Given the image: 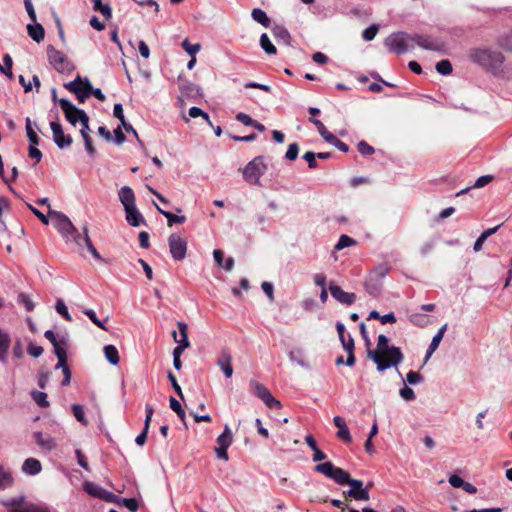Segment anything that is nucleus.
Returning <instances> with one entry per match:
<instances>
[{
    "mask_svg": "<svg viewBox=\"0 0 512 512\" xmlns=\"http://www.w3.org/2000/svg\"><path fill=\"white\" fill-rule=\"evenodd\" d=\"M84 83H82L81 77L78 76L75 80L65 83L64 87L69 90L72 93H77L80 88L83 86Z\"/></svg>",
    "mask_w": 512,
    "mask_h": 512,
    "instance_id": "obj_52",
    "label": "nucleus"
},
{
    "mask_svg": "<svg viewBox=\"0 0 512 512\" xmlns=\"http://www.w3.org/2000/svg\"><path fill=\"white\" fill-rule=\"evenodd\" d=\"M468 57L470 61L493 74L499 72L505 61L502 52L490 48H472L468 53Z\"/></svg>",
    "mask_w": 512,
    "mask_h": 512,
    "instance_id": "obj_1",
    "label": "nucleus"
},
{
    "mask_svg": "<svg viewBox=\"0 0 512 512\" xmlns=\"http://www.w3.org/2000/svg\"><path fill=\"white\" fill-rule=\"evenodd\" d=\"M48 214L53 218V225L59 231V233H61L64 237L71 236L77 245H81L80 234L78 230L65 214L52 209L48 210Z\"/></svg>",
    "mask_w": 512,
    "mask_h": 512,
    "instance_id": "obj_3",
    "label": "nucleus"
},
{
    "mask_svg": "<svg viewBox=\"0 0 512 512\" xmlns=\"http://www.w3.org/2000/svg\"><path fill=\"white\" fill-rule=\"evenodd\" d=\"M446 330H447V324H444L442 327H440L438 332L434 335L430 345L437 349L439 347L440 342L442 341V339L444 337Z\"/></svg>",
    "mask_w": 512,
    "mask_h": 512,
    "instance_id": "obj_54",
    "label": "nucleus"
},
{
    "mask_svg": "<svg viewBox=\"0 0 512 512\" xmlns=\"http://www.w3.org/2000/svg\"><path fill=\"white\" fill-rule=\"evenodd\" d=\"M13 484L11 473L0 465V490H5Z\"/></svg>",
    "mask_w": 512,
    "mask_h": 512,
    "instance_id": "obj_36",
    "label": "nucleus"
},
{
    "mask_svg": "<svg viewBox=\"0 0 512 512\" xmlns=\"http://www.w3.org/2000/svg\"><path fill=\"white\" fill-rule=\"evenodd\" d=\"M251 16L254 21L261 24L265 28H268L270 26L271 21H270L269 17L267 16L266 12L263 11L262 9H260V8L253 9L251 12Z\"/></svg>",
    "mask_w": 512,
    "mask_h": 512,
    "instance_id": "obj_33",
    "label": "nucleus"
},
{
    "mask_svg": "<svg viewBox=\"0 0 512 512\" xmlns=\"http://www.w3.org/2000/svg\"><path fill=\"white\" fill-rule=\"evenodd\" d=\"M113 115H114L115 118L120 120L121 127H123L127 132H131L136 137L138 142L142 145L143 143L140 140L137 131L132 127L131 124L127 123V121L125 119V116H124V113H123L122 104L117 103V104L114 105Z\"/></svg>",
    "mask_w": 512,
    "mask_h": 512,
    "instance_id": "obj_15",
    "label": "nucleus"
},
{
    "mask_svg": "<svg viewBox=\"0 0 512 512\" xmlns=\"http://www.w3.org/2000/svg\"><path fill=\"white\" fill-rule=\"evenodd\" d=\"M183 49L191 56L196 57V54L200 51L201 45L200 43L191 44L188 39H185L182 42Z\"/></svg>",
    "mask_w": 512,
    "mask_h": 512,
    "instance_id": "obj_42",
    "label": "nucleus"
},
{
    "mask_svg": "<svg viewBox=\"0 0 512 512\" xmlns=\"http://www.w3.org/2000/svg\"><path fill=\"white\" fill-rule=\"evenodd\" d=\"M53 345L54 353L57 357L67 356L66 352V340L64 337L60 338Z\"/></svg>",
    "mask_w": 512,
    "mask_h": 512,
    "instance_id": "obj_45",
    "label": "nucleus"
},
{
    "mask_svg": "<svg viewBox=\"0 0 512 512\" xmlns=\"http://www.w3.org/2000/svg\"><path fill=\"white\" fill-rule=\"evenodd\" d=\"M217 365L223 371L226 378H230L233 375L232 357L230 353L223 350L217 360Z\"/></svg>",
    "mask_w": 512,
    "mask_h": 512,
    "instance_id": "obj_17",
    "label": "nucleus"
},
{
    "mask_svg": "<svg viewBox=\"0 0 512 512\" xmlns=\"http://www.w3.org/2000/svg\"><path fill=\"white\" fill-rule=\"evenodd\" d=\"M25 128L26 133L29 142L31 145H39L40 144V138L38 137L35 128L38 129V126L36 123H33L29 117L26 118L25 121Z\"/></svg>",
    "mask_w": 512,
    "mask_h": 512,
    "instance_id": "obj_28",
    "label": "nucleus"
},
{
    "mask_svg": "<svg viewBox=\"0 0 512 512\" xmlns=\"http://www.w3.org/2000/svg\"><path fill=\"white\" fill-rule=\"evenodd\" d=\"M169 251L176 261H182L187 253V240L178 234H171L168 238Z\"/></svg>",
    "mask_w": 512,
    "mask_h": 512,
    "instance_id": "obj_9",
    "label": "nucleus"
},
{
    "mask_svg": "<svg viewBox=\"0 0 512 512\" xmlns=\"http://www.w3.org/2000/svg\"><path fill=\"white\" fill-rule=\"evenodd\" d=\"M83 313L100 329L104 331H108V328L105 325V321H101L96 316V313L92 309H84Z\"/></svg>",
    "mask_w": 512,
    "mask_h": 512,
    "instance_id": "obj_41",
    "label": "nucleus"
},
{
    "mask_svg": "<svg viewBox=\"0 0 512 512\" xmlns=\"http://www.w3.org/2000/svg\"><path fill=\"white\" fill-rule=\"evenodd\" d=\"M399 393L400 396L406 401H412L415 399V393L413 389H411L408 386H404L403 388H401Z\"/></svg>",
    "mask_w": 512,
    "mask_h": 512,
    "instance_id": "obj_64",
    "label": "nucleus"
},
{
    "mask_svg": "<svg viewBox=\"0 0 512 512\" xmlns=\"http://www.w3.org/2000/svg\"><path fill=\"white\" fill-rule=\"evenodd\" d=\"M31 396L33 400L40 406V407H48L49 402L47 401V394L41 391H32Z\"/></svg>",
    "mask_w": 512,
    "mask_h": 512,
    "instance_id": "obj_43",
    "label": "nucleus"
},
{
    "mask_svg": "<svg viewBox=\"0 0 512 512\" xmlns=\"http://www.w3.org/2000/svg\"><path fill=\"white\" fill-rule=\"evenodd\" d=\"M336 330L339 335V339L341 341V344L343 346V349L345 350V344L348 343V335L345 334V326L341 322H338L336 324Z\"/></svg>",
    "mask_w": 512,
    "mask_h": 512,
    "instance_id": "obj_60",
    "label": "nucleus"
},
{
    "mask_svg": "<svg viewBox=\"0 0 512 512\" xmlns=\"http://www.w3.org/2000/svg\"><path fill=\"white\" fill-rule=\"evenodd\" d=\"M249 385L253 390L254 395L261 399L267 407L274 409H280L282 407L281 403L273 397L270 391L263 384L255 380H251Z\"/></svg>",
    "mask_w": 512,
    "mask_h": 512,
    "instance_id": "obj_8",
    "label": "nucleus"
},
{
    "mask_svg": "<svg viewBox=\"0 0 512 512\" xmlns=\"http://www.w3.org/2000/svg\"><path fill=\"white\" fill-rule=\"evenodd\" d=\"M189 116L191 118H197V117H202L206 120V122L212 126V123L210 122V119H209V115L207 113H205L203 110H201L200 108L198 107H191L189 109Z\"/></svg>",
    "mask_w": 512,
    "mask_h": 512,
    "instance_id": "obj_50",
    "label": "nucleus"
},
{
    "mask_svg": "<svg viewBox=\"0 0 512 512\" xmlns=\"http://www.w3.org/2000/svg\"><path fill=\"white\" fill-rule=\"evenodd\" d=\"M267 165L262 156L255 157L243 169V178L246 182L253 185L260 184L261 176L266 172Z\"/></svg>",
    "mask_w": 512,
    "mask_h": 512,
    "instance_id": "obj_6",
    "label": "nucleus"
},
{
    "mask_svg": "<svg viewBox=\"0 0 512 512\" xmlns=\"http://www.w3.org/2000/svg\"><path fill=\"white\" fill-rule=\"evenodd\" d=\"M233 435L228 425H225L224 431L217 438L218 447L229 448L232 444Z\"/></svg>",
    "mask_w": 512,
    "mask_h": 512,
    "instance_id": "obj_32",
    "label": "nucleus"
},
{
    "mask_svg": "<svg viewBox=\"0 0 512 512\" xmlns=\"http://www.w3.org/2000/svg\"><path fill=\"white\" fill-rule=\"evenodd\" d=\"M272 34L277 41H281L285 44L290 43L291 36H290L289 31L285 27L280 26V25H275L272 28Z\"/></svg>",
    "mask_w": 512,
    "mask_h": 512,
    "instance_id": "obj_30",
    "label": "nucleus"
},
{
    "mask_svg": "<svg viewBox=\"0 0 512 512\" xmlns=\"http://www.w3.org/2000/svg\"><path fill=\"white\" fill-rule=\"evenodd\" d=\"M47 55L49 63L60 73H68L72 70L73 66L66 56L56 50L53 46H48Z\"/></svg>",
    "mask_w": 512,
    "mask_h": 512,
    "instance_id": "obj_7",
    "label": "nucleus"
},
{
    "mask_svg": "<svg viewBox=\"0 0 512 512\" xmlns=\"http://www.w3.org/2000/svg\"><path fill=\"white\" fill-rule=\"evenodd\" d=\"M260 46L268 55H275L277 52L276 47L272 44L266 33H263L260 37Z\"/></svg>",
    "mask_w": 512,
    "mask_h": 512,
    "instance_id": "obj_38",
    "label": "nucleus"
},
{
    "mask_svg": "<svg viewBox=\"0 0 512 512\" xmlns=\"http://www.w3.org/2000/svg\"><path fill=\"white\" fill-rule=\"evenodd\" d=\"M415 44L423 49L436 52H444L447 48V45L444 41L438 38H433L430 36L420 34L413 35V45Z\"/></svg>",
    "mask_w": 512,
    "mask_h": 512,
    "instance_id": "obj_10",
    "label": "nucleus"
},
{
    "mask_svg": "<svg viewBox=\"0 0 512 512\" xmlns=\"http://www.w3.org/2000/svg\"><path fill=\"white\" fill-rule=\"evenodd\" d=\"M103 351H104L106 360L110 364L117 365L119 363V361H120L119 353H118L117 348L114 345L109 344V345L104 346Z\"/></svg>",
    "mask_w": 512,
    "mask_h": 512,
    "instance_id": "obj_31",
    "label": "nucleus"
},
{
    "mask_svg": "<svg viewBox=\"0 0 512 512\" xmlns=\"http://www.w3.org/2000/svg\"><path fill=\"white\" fill-rule=\"evenodd\" d=\"M84 490L91 496L106 499V496H111L112 494L108 493L106 490H104L99 485L93 483V482H85L84 483Z\"/></svg>",
    "mask_w": 512,
    "mask_h": 512,
    "instance_id": "obj_24",
    "label": "nucleus"
},
{
    "mask_svg": "<svg viewBox=\"0 0 512 512\" xmlns=\"http://www.w3.org/2000/svg\"><path fill=\"white\" fill-rule=\"evenodd\" d=\"M299 153V146L297 143H292L288 146V149L285 154V158L289 161H294L297 159Z\"/></svg>",
    "mask_w": 512,
    "mask_h": 512,
    "instance_id": "obj_51",
    "label": "nucleus"
},
{
    "mask_svg": "<svg viewBox=\"0 0 512 512\" xmlns=\"http://www.w3.org/2000/svg\"><path fill=\"white\" fill-rule=\"evenodd\" d=\"M289 359L292 362H296L297 364H299L300 366H302L304 368L308 367V364L306 363L305 358H304V352L301 349H296V350L290 351Z\"/></svg>",
    "mask_w": 512,
    "mask_h": 512,
    "instance_id": "obj_40",
    "label": "nucleus"
},
{
    "mask_svg": "<svg viewBox=\"0 0 512 512\" xmlns=\"http://www.w3.org/2000/svg\"><path fill=\"white\" fill-rule=\"evenodd\" d=\"M27 31L29 36L37 43L41 42L44 39L45 31L41 24H28Z\"/></svg>",
    "mask_w": 512,
    "mask_h": 512,
    "instance_id": "obj_29",
    "label": "nucleus"
},
{
    "mask_svg": "<svg viewBox=\"0 0 512 512\" xmlns=\"http://www.w3.org/2000/svg\"><path fill=\"white\" fill-rule=\"evenodd\" d=\"M316 153L312 151H308L303 155V159L308 163V166L310 169H315L318 167V164L316 162Z\"/></svg>",
    "mask_w": 512,
    "mask_h": 512,
    "instance_id": "obj_59",
    "label": "nucleus"
},
{
    "mask_svg": "<svg viewBox=\"0 0 512 512\" xmlns=\"http://www.w3.org/2000/svg\"><path fill=\"white\" fill-rule=\"evenodd\" d=\"M81 239H82V241H86V248H87L88 252L92 255V257L97 261L104 262L103 258L101 257V255L98 253V251L94 247V245L88 235V227L87 226L83 227V235H80V240Z\"/></svg>",
    "mask_w": 512,
    "mask_h": 512,
    "instance_id": "obj_26",
    "label": "nucleus"
},
{
    "mask_svg": "<svg viewBox=\"0 0 512 512\" xmlns=\"http://www.w3.org/2000/svg\"><path fill=\"white\" fill-rule=\"evenodd\" d=\"M390 347L391 346L389 345V338L387 336H385L384 334H381L378 336L376 349L368 350V352L378 353V352L383 351Z\"/></svg>",
    "mask_w": 512,
    "mask_h": 512,
    "instance_id": "obj_47",
    "label": "nucleus"
},
{
    "mask_svg": "<svg viewBox=\"0 0 512 512\" xmlns=\"http://www.w3.org/2000/svg\"><path fill=\"white\" fill-rule=\"evenodd\" d=\"M344 481L340 483V485H349L351 488L347 491V495L352 497L357 491H360L363 487V482L358 479H352L349 473L346 471L344 475Z\"/></svg>",
    "mask_w": 512,
    "mask_h": 512,
    "instance_id": "obj_25",
    "label": "nucleus"
},
{
    "mask_svg": "<svg viewBox=\"0 0 512 512\" xmlns=\"http://www.w3.org/2000/svg\"><path fill=\"white\" fill-rule=\"evenodd\" d=\"M2 66L5 68V72H2V73L5 74L9 79H13L14 78V75L12 72L13 60L9 54H5L3 56V65Z\"/></svg>",
    "mask_w": 512,
    "mask_h": 512,
    "instance_id": "obj_46",
    "label": "nucleus"
},
{
    "mask_svg": "<svg viewBox=\"0 0 512 512\" xmlns=\"http://www.w3.org/2000/svg\"><path fill=\"white\" fill-rule=\"evenodd\" d=\"M377 32H378V26L373 24L363 31L362 37L366 41H371L375 38Z\"/></svg>",
    "mask_w": 512,
    "mask_h": 512,
    "instance_id": "obj_56",
    "label": "nucleus"
},
{
    "mask_svg": "<svg viewBox=\"0 0 512 512\" xmlns=\"http://www.w3.org/2000/svg\"><path fill=\"white\" fill-rule=\"evenodd\" d=\"M92 2L94 10L101 13L105 19L108 20L112 17V9L109 4H103L101 0H93Z\"/></svg>",
    "mask_w": 512,
    "mask_h": 512,
    "instance_id": "obj_37",
    "label": "nucleus"
},
{
    "mask_svg": "<svg viewBox=\"0 0 512 512\" xmlns=\"http://www.w3.org/2000/svg\"><path fill=\"white\" fill-rule=\"evenodd\" d=\"M422 380H423L422 376L414 371H410L406 375V381L410 385H416L418 383H421Z\"/></svg>",
    "mask_w": 512,
    "mask_h": 512,
    "instance_id": "obj_62",
    "label": "nucleus"
},
{
    "mask_svg": "<svg viewBox=\"0 0 512 512\" xmlns=\"http://www.w3.org/2000/svg\"><path fill=\"white\" fill-rule=\"evenodd\" d=\"M126 213V220L127 222L133 226L138 227L142 223H145V219L142 216V214L138 211L136 206L130 207L128 210H125Z\"/></svg>",
    "mask_w": 512,
    "mask_h": 512,
    "instance_id": "obj_22",
    "label": "nucleus"
},
{
    "mask_svg": "<svg viewBox=\"0 0 512 512\" xmlns=\"http://www.w3.org/2000/svg\"><path fill=\"white\" fill-rule=\"evenodd\" d=\"M145 411H146V417H145V421H144L143 431L135 439L136 444L139 446L144 445L147 440V434L149 431V427H150V423H151L152 416L154 413V409L151 405L147 404L145 407Z\"/></svg>",
    "mask_w": 512,
    "mask_h": 512,
    "instance_id": "obj_16",
    "label": "nucleus"
},
{
    "mask_svg": "<svg viewBox=\"0 0 512 512\" xmlns=\"http://www.w3.org/2000/svg\"><path fill=\"white\" fill-rule=\"evenodd\" d=\"M72 412L74 417L84 425H87L88 421L85 418L84 411L80 405L74 404L72 406Z\"/></svg>",
    "mask_w": 512,
    "mask_h": 512,
    "instance_id": "obj_55",
    "label": "nucleus"
},
{
    "mask_svg": "<svg viewBox=\"0 0 512 512\" xmlns=\"http://www.w3.org/2000/svg\"><path fill=\"white\" fill-rule=\"evenodd\" d=\"M353 244H355L354 239H352L351 237H349L347 235H341L338 240V243L335 245V249L341 250V249L349 247Z\"/></svg>",
    "mask_w": 512,
    "mask_h": 512,
    "instance_id": "obj_53",
    "label": "nucleus"
},
{
    "mask_svg": "<svg viewBox=\"0 0 512 512\" xmlns=\"http://www.w3.org/2000/svg\"><path fill=\"white\" fill-rule=\"evenodd\" d=\"M80 124H81V129H80L81 136L89 135V131H90L89 117L86 114V112L82 114Z\"/></svg>",
    "mask_w": 512,
    "mask_h": 512,
    "instance_id": "obj_61",
    "label": "nucleus"
},
{
    "mask_svg": "<svg viewBox=\"0 0 512 512\" xmlns=\"http://www.w3.org/2000/svg\"><path fill=\"white\" fill-rule=\"evenodd\" d=\"M157 210L167 219L168 225L172 226L173 224H182L186 221L185 216H178L172 214L168 211L162 210L158 205H156Z\"/></svg>",
    "mask_w": 512,
    "mask_h": 512,
    "instance_id": "obj_35",
    "label": "nucleus"
},
{
    "mask_svg": "<svg viewBox=\"0 0 512 512\" xmlns=\"http://www.w3.org/2000/svg\"><path fill=\"white\" fill-rule=\"evenodd\" d=\"M121 502L129 511L137 512L139 505L135 498H123Z\"/></svg>",
    "mask_w": 512,
    "mask_h": 512,
    "instance_id": "obj_58",
    "label": "nucleus"
},
{
    "mask_svg": "<svg viewBox=\"0 0 512 512\" xmlns=\"http://www.w3.org/2000/svg\"><path fill=\"white\" fill-rule=\"evenodd\" d=\"M329 291L331 296L342 304L352 305L356 300V295L354 293L346 292L336 284L331 283L329 285Z\"/></svg>",
    "mask_w": 512,
    "mask_h": 512,
    "instance_id": "obj_14",
    "label": "nucleus"
},
{
    "mask_svg": "<svg viewBox=\"0 0 512 512\" xmlns=\"http://www.w3.org/2000/svg\"><path fill=\"white\" fill-rule=\"evenodd\" d=\"M59 105L65 114L66 120L73 126L80 122L84 110L77 108L67 99H60Z\"/></svg>",
    "mask_w": 512,
    "mask_h": 512,
    "instance_id": "obj_12",
    "label": "nucleus"
},
{
    "mask_svg": "<svg viewBox=\"0 0 512 512\" xmlns=\"http://www.w3.org/2000/svg\"><path fill=\"white\" fill-rule=\"evenodd\" d=\"M17 301H18L19 304H22L27 311H32L34 309L33 301L25 293H20L18 295Z\"/></svg>",
    "mask_w": 512,
    "mask_h": 512,
    "instance_id": "obj_49",
    "label": "nucleus"
},
{
    "mask_svg": "<svg viewBox=\"0 0 512 512\" xmlns=\"http://www.w3.org/2000/svg\"><path fill=\"white\" fill-rule=\"evenodd\" d=\"M334 425L338 428L337 437L344 441L345 443H350L352 441V437L348 426L346 425L343 418L340 416H335L333 418Z\"/></svg>",
    "mask_w": 512,
    "mask_h": 512,
    "instance_id": "obj_18",
    "label": "nucleus"
},
{
    "mask_svg": "<svg viewBox=\"0 0 512 512\" xmlns=\"http://www.w3.org/2000/svg\"><path fill=\"white\" fill-rule=\"evenodd\" d=\"M314 469L316 472L334 480L339 485L344 481L343 479L346 471L342 468L334 466V464L330 461L317 464Z\"/></svg>",
    "mask_w": 512,
    "mask_h": 512,
    "instance_id": "obj_11",
    "label": "nucleus"
},
{
    "mask_svg": "<svg viewBox=\"0 0 512 512\" xmlns=\"http://www.w3.org/2000/svg\"><path fill=\"white\" fill-rule=\"evenodd\" d=\"M178 329H179V337L177 335L176 331L172 332V337L174 341L183 347H189L190 342L188 340V325L184 322H178L177 323Z\"/></svg>",
    "mask_w": 512,
    "mask_h": 512,
    "instance_id": "obj_20",
    "label": "nucleus"
},
{
    "mask_svg": "<svg viewBox=\"0 0 512 512\" xmlns=\"http://www.w3.org/2000/svg\"><path fill=\"white\" fill-rule=\"evenodd\" d=\"M2 505L8 508V512H50L45 505L27 501L24 496L4 500Z\"/></svg>",
    "mask_w": 512,
    "mask_h": 512,
    "instance_id": "obj_4",
    "label": "nucleus"
},
{
    "mask_svg": "<svg viewBox=\"0 0 512 512\" xmlns=\"http://www.w3.org/2000/svg\"><path fill=\"white\" fill-rule=\"evenodd\" d=\"M11 339L9 334L0 329V363H6Z\"/></svg>",
    "mask_w": 512,
    "mask_h": 512,
    "instance_id": "obj_23",
    "label": "nucleus"
},
{
    "mask_svg": "<svg viewBox=\"0 0 512 512\" xmlns=\"http://www.w3.org/2000/svg\"><path fill=\"white\" fill-rule=\"evenodd\" d=\"M27 207L29 208V210L44 224V225H48L49 224V218L44 215L42 212H40L38 209H36L34 206H32L31 204L27 203L26 204Z\"/></svg>",
    "mask_w": 512,
    "mask_h": 512,
    "instance_id": "obj_63",
    "label": "nucleus"
},
{
    "mask_svg": "<svg viewBox=\"0 0 512 512\" xmlns=\"http://www.w3.org/2000/svg\"><path fill=\"white\" fill-rule=\"evenodd\" d=\"M36 443L45 450H53L56 448L55 440L50 436H44L41 432L34 434Z\"/></svg>",
    "mask_w": 512,
    "mask_h": 512,
    "instance_id": "obj_27",
    "label": "nucleus"
},
{
    "mask_svg": "<svg viewBox=\"0 0 512 512\" xmlns=\"http://www.w3.org/2000/svg\"><path fill=\"white\" fill-rule=\"evenodd\" d=\"M55 309L65 320L72 321V317L69 314L67 306L65 305L63 300H57Z\"/></svg>",
    "mask_w": 512,
    "mask_h": 512,
    "instance_id": "obj_48",
    "label": "nucleus"
},
{
    "mask_svg": "<svg viewBox=\"0 0 512 512\" xmlns=\"http://www.w3.org/2000/svg\"><path fill=\"white\" fill-rule=\"evenodd\" d=\"M354 348H355L354 339L352 338V336L350 334H348V343L345 344V351L347 352L348 356H347L345 364L349 367L354 366L355 362H356V358L354 355Z\"/></svg>",
    "mask_w": 512,
    "mask_h": 512,
    "instance_id": "obj_34",
    "label": "nucleus"
},
{
    "mask_svg": "<svg viewBox=\"0 0 512 512\" xmlns=\"http://www.w3.org/2000/svg\"><path fill=\"white\" fill-rule=\"evenodd\" d=\"M50 128L53 134V141L59 149H65L71 146L73 139L70 135L64 134L62 125L59 122H50Z\"/></svg>",
    "mask_w": 512,
    "mask_h": 512,
    "instance_id": "obj_13",
    "label": "nucleus"
},
{
    "mask_svg": "<svg viewBox=\"0 0 512 512\" xmlns=\"http://www.w3.org/2000/svg\"><path fill=\"white\" fill-rule=\"evenodd\" d=\"M367 356L377 365V370L380 372L391 367H397L404 359L400 348L396 346H392L378 353L367 352Z\"/></svg>",
    "mask_w": 512,
    "mask_h": 512,
    "instance_id": "obj_2",
    "label": "nucleus"
},
{
    "mask_svg": "<svg viewBox=\"0 0 512 512\" xmlns=\"http://www.w3.org/2000/svg\"><path fill=\"white\" fill-rule=\"evenodd\" d=\"M42 465L39 460L35 458H27L22 464V472L27 475H37L41 472Z\"/></svg>",
    "mask_w": 512,
    "mask_h": 512,
    "instance_id": "obj_21",
    "label": "nucleus"
},
{
    "mask_svg": "<svg viewBox=\"0 0 512 512\" xmlns=\"http://www.w3.org/2000/svg\"><path fill=\"white\" fill-rule=\"evenodd\" d=\"M358 151L364 156H369L374 153V148L365 141H360L357 145Z\"/></svg>",
    "mask_w": 512,
    "mask_h": 512,
    "instance_id": "obj_57",
    "label": "nucleus"
},
{
    "mask_svg": "<svg viewBox=\"0 0 512 512\" xmlns=\"http://www.w3.org/2000/svg\"><path fill=\"white\" fill-rule=\"evenodd\" d=\"M79 103H84L85 100L91 95V83L88 79L85 80L80 90L75 93Z\"/></svg>",
    "mask_w": 512,
    "mask_h": 512,
    "instance_id": "obj_39",
    "label": "nucleus"
},
{
    "mask_svg": "<svg viewBox=\"0 0 512 512\" xmlns=\"http://www.w3.org/2000/svg\"><path fill=\"white\" fill-rule=\"evenodd\" d=\"M436 70L439 74L449 75L452 73V64L449 60H441L436 64Z\"/></svg>",
    "mask_w": 512,
    "mask_h": 512,
    "instance_id": "obj_44",
    "label": "nucleus"
},
{
    "mask_svg": "<svg viewBox=\"0 0 512 512\" xmlns=\"http://www.w3.org/2000/svg\"><path fill=\"white\" fill-rule=\"evenodd\" d=\"M119 200L122 203L124 210H128L130 207L136 206L135 204V195L133 190L128 187L124 186L119 190Z\"/></svg>",
    "mask_w": 512,
    "mask_h": 512,
    "instance_id": "obj_19",
    "label": "nucleus"
},
{
    "mask_svg": "<svg viewBox=\"0 0 512 512\" xmlns=\"http://www.w3.org/2000/svg\"><path fill=\"white\" fill-rule=\"evenodd\" d=\"M385 44L391 52L398 55L404 54L414 48L413 35L402 32L395 33L386 39Z\"/></svg>",
    "mask_w": 512,
    "mask_h": 512,
    "instance_id": "obj_5",
    "label": "nucleus"
}]
</instances>
